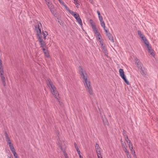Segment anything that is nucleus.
<instances>
[{"label":"nucleus","instance_id":"nucleus-5","mask_svg":"<svg viewBox=\"0 0 158 158\" xmlns=\"http://www.w3.org/2000/svg\"><path fill=\"white\" fill-rule=\"evenodd\" d=\"M71 15L76 19L78 24L82 26V21L78 14L76 12H72Z\"/></svg>","mask_w":158,"mask_h":158},{"label":"nucleus","instance_id":"nucleus-49","mask_svg":"<svg viewBox=\"0 0 158 158\" xmlns=\"http://www.w3.org/2000/svg\"><path fill=\"white\" fill-rule=\"evenodd\" d=\"M42 49H43V51H44V52H45V51H47V50H46L45 49L44 47L43 48H42Z\"/></svg>","mask_w":158,"mask_h":158},{"label":"nucleus","instance_id":"nucleus-52","mask_svg":"<svg viewBox=\"0 0 158 158\" xmlns=\"http://www.w3.org/2000/svg\"><path fill=\"white\" fill-rule=\"evenodd\" d=\"M103 122L105 123H106L107 122V121L106 120L105 121L103 120Z\"/></svg>","mask_w":158,"mask_h":158},{"label":"nucleus","instance_id":"nucleus-7","mask_svg":"<svg viewBox=\"0 0 158 158\" xmlns=\"http://www.w3.org/2000/svg\"><path fill=\"white\" fill-rule=\"evenodd\" d=\"M40 33V32L38 34V35H37V37L40 45V47L42 48H43L45 46L46 44L45 42L43 40V37L42 35H41V34L40 35L39 34Z\"/></svg>","mask_w":158,"mask_h":158},{"label":"nucleus","instance_id":"nucleus-30","mask_svg":"<svg viewBox=\"0 0 158 158\" xmlns=\"http://www.w3.org/2000/svg\"><path fill=\"white\" fill-rule=\"evenodd\" d=\"M123 135L124 136L125 138H127V136L126 133V132L125 131H123Z\"/></svg>","mask_w":158,"mask_h":158},{"label":"nucleus","instance_id":"nucleus-31","mask_svg":"<svg viewBox=\"0 0 158 158\" xmlns=\"http://www.w3.org/2000/svg\"><path fill=\"white\" fill-rule=\"evenodd\" d=\"M74 145L75 147V148H76L77 152V151H79V148H78V147H77V144L75 143H74Z\"/></svg>","mask_w":158,"mask_h":158},{"label":"nucleus","instance_id":"nucleus-45","mask_svg":"<svg viewBox=\"0 0 158 158\" xmlns=\"http://www.w3.org/2000/svg\"><path fill=\"white\" fill-rule=\"evenodd\" d=\"M125 139L127 142V143H128V142H129V141H130L129 139H128V137H127V138H125Z\"/></svg>","mask_w":158,"mask_h":158},{"label":"nucleus","instance_id":"nucleus-34","mask_svg":"<svg viewBox=\"0 0 158 158\" xmlns=\"http://www.w3.org/2000/svg\"><path fill=\"white\" fill-rule=\"evenodd\" d=\"M127 143L129 148H130V147L131 146H133L131 142V141H129V142H128V143Z\"/></svg>","mask_w":158,"mask_h":158},{"label":"nucleus","instance_id":"nucleus-12","mask_svg":"<svg viewBox=\"0 0 158 158\" xmlns=\"http://www.w3.org/2000/svg\"><path fill=\"white\" fill-rule=\"evenodd\" d=\"M109 40L112 43L114 42V40L113 39V37L112 35L110 33H108V35H106Z\"/></svg>","mask_w":158,"mask_h":158},{"label":"nucleus","instance_id":"nucleus-13","mask_svg":"<svg viewBox=\"0 0 158 158\" xmlns=\"http://www.w3.org/2000/svg\"><path fill=\"white\" fill-rule=\"evenodd\" d=\"M45 2L49 8H51L53 6V5L52 4L51 2L50 1V0L47 1Z\"/></svg>","mask_w":158,"mask_h":158},{"label":"nucleus","instance_id":"nucleus-9","mask_svg":"<svg viewBox=\"0 0 158 158\" xmlns=\"http://www.w3.org/2000/svg\"><path fill=\"white\" fill-rule=\"evenodd\" d=\"M42 27V24L40 22H39L38 24V27H35V30L37 33V35L40 32V34H41V28Z\"/></svg>","mask_w":158,"mask_h":158},{"label":"nucleus","instance_id":"nucleus-51","mask_svg":"<svg viewBox=\"0 0 158 158\" xmlns=\"http://www.w3.org/2000/svg\"><path fill=\"white\" fill-rule=\"evenodd\" d=\"M98 158H102V157L101 156H98Z\"/></svg>","mask_w":158,"mask_h":158},{"label":"nucleus","instance_id":"nucleus-25","mask_svg":"<svg viewBox=\"0 0 158 158\" xmlns=\"http://www.w3.org/2000/svg\"><path fill=\"white\" fill-rule=\"evenodd\" d=\"M95 148L96 151L100 150H99L100 147H99V145L98 143H95Z\"/></svg>","mask_w":158,"mask_h":158},{"label":"nucleus","instance_id":"nucleus-3","mask_svg":"<svg viewBox=\"0 0 158 158\" xmlns=\"http://www.w3.org/2000/svg\"><path fill=\"white\" fill-rule=\"evenodd\" d=\"M5 136L6 138V141L7 142V143L9 144L10 149L13 154L15 157L18 156V155L15 152V150L13 146V145L11 143L10 139L6 132L5 133Z\"/></svg>","mask_w":158,"mask_h":158},{"label":"nucleus","instance_id":"nucleus-50","mask_svg":"<svg viewBox=\"0 0 158 158\" xmlns=\"http://www.w3.org/2000/svg\"><path fill=\"white\" fill-rule=\"evenodd\" d=\"M103 28V29L105 31V30H107V29H106V26H105V28Z\"/></svg>","mask_w":158,"mask_h":158},{"label":"nucleus","instance_id":"nucleus-18","mask_svg":"<svg viewBox=\"0 0 158 158\" xmlns=\"http://www.w3.org/2000/svg\"><path fill=\"white\" fill-rule=\"evenodd\" d=\"M64 6V7H65V8H66V10H67L68 12L71 15V13H72V12H73V11H72L71 10H70L69 8L67 7V6H66V5L64 3H63V5H62Z\"/></svg>","mask_w":158,"mask_h":158},{"label":"nucleus","instance_id":"nucleus-14","mask_svg":"<svg viewBox=\"0 0 158 158\" xmlns=\"http://www.w3.org/2000/svg\"><path fill=\"white\" fill-rule=\"evenodd\" d=\"M121 77L124 80V82L126 83L127 85H129L130 83L129 81L127 80V79L126 78V76L125 75L122 76Z\"/></svg>","mask_w":158,"mask_h":158},{"label":"nucleus","instance_id":"nucleus-4","mask_svg":"<svg viewBox=\"0 0 158 158\" xmlns=\"http://www.w3.org/2000/svg\"><path fill=\"white\" fill-rule=\"evenodd\" d=\"M58 142L60 147V148L61 151L63 152L64 153V155L65 158H69L67 155V154L66 152L65 151V142L64 141H61L60 140Z\"/></svg>","mask_w":158,"mask_h":158},{"label":"nucleus","instance_id":"nucleus-22","mask_svg":"<svg viewBox=\"0 0 158 158\" xmlns=\"http://www.w3.org/2000/svg\"><path fill=\"white\" fill-rule=\"evenodd\" d=\"M141 39L143 42L145 44H146L148 42V40H147V39L145 36L142 38H141Z\"/></svg>","mask_w":158,"mask_h":158},{"label":"nucleus","instance_id":"nucleus-19","mask_svg":"<svg viewBox=\"0 0 158 158\" xmlns=\"http://www.w3.org/2000/svg\"><path fill=\"white\" fill-rule=\"evenodd\" d=\"M64 6V7H65V8H66V10H67L68 12L71 15V13H72V12H73V11H72L71 10H70L69 8L67 7V6H66V5L64 3H63V5H62Z\"/></svg>","mask_w":158,"mask_h":158},{"label":"nucleus","instance_id":"nucleus-46","mask_svg":"<svg viewBox=\"0 0 158 158\" xmlns=\"http://www.w3.org/2000/svg\"><path fill=\"white\" fill-rule=\"evenodd\" d=\"M129 148L130 149V150L131 151V152H132V151H133V150H133V146H131V147H130V148Z\"/></svg>","mask_w":158,"mask_h":158},{"label":"nucleus","instance_id":"nucleus-26","mask_svg":"<svg viewBox=\"0 0 158 158\" xmlns=\"http://www.w3.org/2000/svg\"><path fill=\"white\" fill-rule=\"evenodd\" d=\"M103 52L104 54V55L106 56H107L108 55V53L107 49H106L103 50Z\"/></svg>","mask_w":158,"mask_h":158},{"label":"nucleus","instance_id":"nucleus-11","mask_svg":"<svg viewBox=\"0 0 158 158\" xmlns=\"http://www.w3.org/2000/svg\"><path fill=\"white\" fill-rule=\"evenodd\" d=\"M136 65L137 66V68L139 70L143 68V64L140 61H138Z\"/></svg>","mask_w":158,"mask_h":158},{"label":"nucleus","instance_id":"nucleus-41","mask_svg":"<svg viewBox=\"0 0 158 158\" xmlns=\"http://www.w3.org/2000/svg\"><path fill=\"white\" fill-rule=\"evenodd\" d=\"M135 61L136 63V64H137V62L138 61H139L138 59L137 58H135Z\"/></svg>","mask_w":158,"mask_h":158},{"label":"nucleus","instance_id":"nucleus-42","mask_svg":"<svg viewBox=\"0 0 158 158\" xmlns=\"http://www.w3.org/2000/svg\"><path fill=\"white\" fill-rule=\"evenodd\" d=\"M97 13L98 14V17H99V16H101V15H100V11H99V10H97Z\"/></svg>","mask_w":158,"mask_h":158},{"label":"nucleus","instance_id":"nucleus-21","mask_svg":"<svg viewBox=\"0 0 158 158\" xmlns=\"http://www.w3.org/2000/svg\"><path fill=\"white\" fill-rule=\"evenodd\" d=\"M43 35L44 36V39L45 40L46 39V36L48 35V33L47 31H43L42 33H41V35Z\"/></svg>","mask_w":158,"mask_h":158},{"label":"nucleus","instance_id":"nucleus-33","mask_svg":"<svg viewBox=\"0 0 158 158\" xmlns=\"http://www.w3.org/2000/svg\"><path fill=\"white\" fill-rule=\"evenodd\" d=\"M124 151L126 152V155L129 153L128 151L127 150L126 148L125 147V146H124Z\"/></svg>","mask_w":158,"mask_h":158},{"label":"nucleus","instance_id":"nucleus-35","mask_svg":"<svg viewBox=\"0 0 158 158\" xmlns=\"http://www.w3.org/2000/svg\"><path fill=\"white\" fill-rule=\"evenodd\" d=\"M1 69H3V68L2 64V61L1 60H0V70H1Z\"/></svg>","mask_w":158,"mask_h":158},{"label":"nucleus","instance_id":"nucleus-1","mask_svg":"<svg viewBox=\"0 0 158 158\" xmlns=\"http://www.w3.org/2000/svg\"><path fill=\"white\" fill-rule=\"evenodd\" d=\"M79 69L81 77L82 79V82L86 89L90 94H93V92L90 82L85 70L81 66L79 67Z\"/></svg>","mask_w":158,"mask_h":158},{"label":"nucleus","instance_id":"nucleus-16","mask_svg":"<svg viewBox=\"0 0 158 158\" xmlns=\"http://www.w3.org/2000/svg\"><path fill=\"white\" fill-rule=\"evenodd\" d=\"M137 33L138 35L139 36L140 38H142L144 37L145 36L144 34L142 33V32L139 30H138L137 31Z\"/></svg>","mask_w":158,"mask_h":158},{"label":"nucleus","instance_id":"nucleus-44","mask_svg":"<svg viewBox=\"0 0 158 158\" xmlns=\"http://www.w3.org/2000/svg\"><path fill=\"white\" fill-rule=\"evenodd\" d=\"M77 152L78 155H79V156H81V152L80 150L79 151H77Z\"/></svg>","mask_w":158,"mask_h":158},{"label":"nucleus","instance_id":"nucleus-43","mask_svg":"<svg viewBox=\"0 0 158 158\" xmlns=\"http://www.w3.org/2000/svg\"><path fill=\"white\" fill-rule=\"evenodd\" d=\"M126 155H127L128 158H131V155L129 153L128 154H127Z\"/></svg>","mask_w":158,"mask_h":158},{"label":"nucleus","instance_id":"nucleus-36","mask_svg":"<svg viewBox=\"0 0 158 158\" xmlns=\"http://www.w3.org/2000/svg\"><path fill=\"white\" fill-rule=\"evenodd\" d=\"M98 18L100 22L103 21V18L102 16H99V17H98Z\"/></svg>","mask_w":158,"mask_h":158},{"label":"nucleus","instance_id":"nucleus-15","mask_svg":"<svg viewBox=\"0 0 158 158\" xmlns=\"http://www.w3.org/2000/svg\"><path fill=\"white\" fill-rule=\"evenodd\" d=\"M119 72L120 76L121 77L125 75L124 74V73L123 71V69H119Z\"/></svg>","mask_w":158,"mask_h":158},{"label":"nucleus","instance_id":"nucleus-54","mask_svg":"<svg viewBox=\"0 0 158 158\" xmlns=\"http://www.w3.org/2000/svg\"><path fill=\"white\" fill-rule=\"evenodd\" d=\"M15 158H19V156H17V157H15Z\"/></svg>","mask_w":158,"mask_h":158},{"label":"nucleus","instance_id":"nucleus-47","mask_svg":"<svg viewBox=\"0 0 158 158\" xmlns=\"http://www.w3.org/2000/svg\"><path fill=\"white\" fill-rule=\"evenodd\" d=\"M129 148L130 149V150L131 151V152H132V151H133V150H133V146H131V147H130V148Z\"/></svg>","mask_w":158,"mask_h":158},{"label":"nucleus","instance_id":"nucleus-20","mask_svg":"<svg viewBox=\"0 0 158 158\" xmlns=\"http://www.w3.org/2000/svg\"><path fill=\"white\" fill-rule=\"evenodd\" d=\"M64 6V7H65V8H66V10H67L68 12L71 15V13H72V12H73V11H72L71 10H70L69 8L67 7V6H66V5L64 3H63V5H62Z\"/></svg>","mask_w":158,"mask_h":158},{"label":"nucleus","instance_id":"nucleus-27","mask_svg":"<svg viewBox=\"0 0 158 158\" xmlns=\"http://www.w3.org/2000/svg\"><path fill=\"white\" fill-rule=\"evenodd\" d=\"M100 24L101 26L103 28H105V24L104 21L100 22Z\"/></svg>","mask_w":158,"mask_h":158},{"label":"nucleus","instance_id":"nucleus-23","mask_svg":"<svg viewBox=\"0 0 158 158\" xmlns=\"http://www.w3.org/2000/svg\"><path fill=\"white\" fill-rule=\"evenodd\" d=\"M148 51L152 56H155V54L154 53V51L152 49V48L148 50Z\"/></svg>","mask_w":158,"mask_h":158},{"label":"nucleus","instance_id":"nucleus-55","mask_svg":"<svg viewBox=\"0 0 158 158\" xmlns=\"http://www.w3.org/2000/svg\"><path fill=\"white\" fill-rule=\"evenodd\" d=\"M121 142H122V139H121Z\"/></svg>","mask_w":158,"mask_h":158},{"label":"nucleus","instance_id":"nucleus-39","mask_svg":"<svg viewBox=\"0 0 158 158\" xmlns=\"http://www.w3.org/2000/svg\"><path fill=\"white\" fill-rule=\"evenodd\" d=\"M105 32L106 33V35H108V33L110 34V32L109 31L108 29H107V30H105Z\"/></svg>","mask_w":158,"mask_h":158},{"label":"nucleus","instance_id":"nucleus-53","mask_svg":"<svg viewBox=\"0 0 158 158\" xmlns=\"http://www.w3.org/2000/svg\"><path fill=\"white\" fill-rule=\"evenodd\" d=\"M79 157L80 158H83L81 156H80Z\"/></svg>","mask_w":158,"mask_h":158},{"label":"nucleus","instance_id":"nucleus-8","mask_svg":"<svg viewBox=\"0 0 158 158\" xmlns=\"http://www.w3.org/2000/svg\"><path fill=\"white\" fill-rule=\"evenodd\" d=\"M0 76L2 84L4 86H5L6 85L5 79L4 74L3 70L2 69L0 70Z\"/></svg>","mask_w":158,"mask_h":158},{"label":"nucleus","instance_id":"nucleus-10","mask_svg":"<svg viewBox=\"0 0 158 158\" xmlns=\"http://www.w3.org/2000/svg\"><path fill=\"white\" fill-rule=\"evenodd\" d=\"M141 74L143 77H145L147 74V70L144 67L139 70Z\"/></svg>","mask_w":158,"mask_h":158},{"label":"nucleus","instance_id":"nucleus-2","mask_svg":"<svg viewBox=\"0 0 158 158\" xmlns=\"http://www.w3.org/2000/svg\"><path fill=\"white\" fill-rule=\"evenodd\" d=\"M48 86L50 88L52 93L54 96L59 102V104L61 106H62V103L60 101V97L59 96V94L58 91L56 90V88L54 85H53L52 82L50 80H48Z\"/></svg>","mask_w":158,"mask_h":158},{"label":"nucleus","instance_id":"nucleus-24","mask_svg":"<svg viewBox=\"0 0 158 158\" xmlns=\"http://www.w3.org/2000/svg\"><path fill=\"white\" fill-rule=\"evenodd\" d=\"M145 45L147 47L148 49V50L149 49H151L152 48L151 47L150 45L149 42L146 44Z\"/></svg>","mask_w":158,"mask_h":158},{"label":"nucleus","instance_id":"nucleus-56","mask_svg":"<svg viewBox=\"0 0 158 158\" xmlns=\"http://www.w3.org/2000/svg\"><path fill=\"white\" fill-rule=\"evenodd\" d=\"M90 21H92V20H90Z\"/></svg>","mask_w":158,"mask_h":158},{"label":"nucleus","instance_id":"nucleus-17","mask_svg":"<svg viewBox=\"0 0 158 158\" xmlns=\"http://www.w3.org/2000/svg\"><path fill=\"white\" fill-rule=\"evenodd\" d=\"M64 6V7H65V8H66V10H67L68 12L71 15V13H72V12H73V11H72L71 10H70L69 8L67 7V6H66V5L64 3H63V5H62Z\"/></svg>","mask_w":158,"mask_h":158},{"label":"nucleus","instance_id":"nucleus-28","mask_svg":"<svg viewBox=\"0 0 158 158\" xmlns=\"http://www.w3.org/2000/svg\"><path fill=\"white\" fill-rule=\"evenodd\" d=\"M45 56L47 58H48L49 57V53L48 52V50L46 51L45 52H44Z\"/></svg>","mask_w":158,"mask_h":158},{"label":"nucleus","instance_id":"nucleus-32","mask_svg":"<svg viewBox=\"0 0 158 158\" xmlns=\"http://www.w3.org/2000/svg\"><path fill=\"white\" fill-rule=\"evenodd\" d=\"M96 152L97 154V156H101V152L100 150L96 151Z\"/></svg>","mask_w":158,"mask_h":158},{"label":"nucleus","instance_id":"nucleus-29","mask_svg":"<svg viewBox=\"0 0 158 158\" xmlns=\"http://www.w3.org/2000/svg\"><path fill=\"white\" fill-rule=\"evenodd\" d=\"M52 14H54L55 12V10L53 6L51 8H49Z\"/></svg>","mask_w":158,"mask_h":158},{"label":"nucleus","instance_id":"nucleus-37","mask_svg":"<svg viewBox=\"0 0 158 158\" xmlns=\"http://www.w3.org/2000/svg\"><path fill=\"white\" fill-rule=\"evenodd\" d=\"M132 152V154L134 157H136V156L135 154V150H133V151H132V152Z\"/></svg>","mask_w":158,"mask_h":158},{"label":"nucleus","instance_id":"nucleus-48","mask_svg":"<svg viewBox=\"0 0 158 158\" xmlns=\"http://www.w3.org/2000/svg\"><path fill=\"white\" fill-rule=\"evenodd\" d=\"M59 2H60V3L63 5V3H64L63 1H61V0H58Z\"/></svg>","mask_w":158,"mask_h":158},{"label":"nucleus","instance_id":"nucleus-6","mask_svg":"<svg viewBox=\"0 0 158 158\" xmlns=\"http://www.w3.org/2000/svg\"><path fill=\"white\" fill-rule=\"evenodd\" d=\"M91 24L94 33L98 37V39L100 40L101 39V35L100 33L98 31L94 23H93V22H91Z\"/></svg>","mask_w":158,"mask_h":158},{"label":"nucleus","instance_id":"nucleus-40","mask_svg":"<svg viewBox=\"0 0 158 158\" xmlns=\"http://www.w3.org/2000/svg\"><path fill=\"white\" fill-rule=\"evenodd\" d=\"M100 43L101 44V46H103V45H104L103 42L102 40H100L99 41Z\"/></svg>","mask_w":158,"mask_h":158},{"label":"nucleus","instance_id":"nucleus-38","mask_svg":"<svg viewBox=\"0 0 158 158\" xmlns=\"http://www.w3.org/2000/svg\"><path fill=\"white\" fill-rule=\"evenodd\" d=\"M101 48L102 50L106 49V48L104 45H103V46H101Z\"/></svg>","mask_w":158,"mask_h":158}]
</instances>
